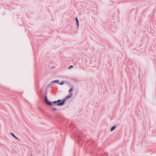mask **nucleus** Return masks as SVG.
Instances as JSON below:
<instances>
[{
	"instance_id": "f257e3e1",
	"label": "nucleus",
	"mask_w": 156,
	"mask_h": 156,
	"mask_svg": "<svg viewBox=\"0 0 156 156\" xmlns=\"http://www.w3.org/2000/svg\"><path fill=\"white\" fill-rule=\"evenodd\" d=\"M66 101V99H64L61 102V100H58L57 101H54L53 102V104H55L56 103H58L57 104V105L58 106H62L63 105L65 102V101Z\"/></svg>"
},
{
	"instance_id": "f03ea898",
	"label": "nucleus",
	"mask_w": 156,
	"mask_h": 156,
	"mask_svg": "<svg viewBox=\"0 0 156 156\" xmlns=\"http://www.w3.org/2000/svg\"><path fill=\"white\" fill-rule=\"evenodd\" d=\"M45 102L46 104L49 106H51L52 105L51 102L49 101L48 100L47 97V96L45 97Z\"/></svg>"
},
{
	"instance_id": "7ed1b4c3",
	"label": "nucleus",
	"mask_w": 156,
	"mask_h": 156,
	"mask_svg": "<svg viewBox=\"0 0 156 156\" xmlns=\"http://www.w3.org/2000/svg\"><path fill=\"white\" fill-rule=\"evenodd\" d=\"M73 90L72 88H71L69 91V93H70V94L69 95H68L66 97L67 99L70 98L72 97L73 95L72 92H71V91Z\"/></svg>"
},
{
	"instance_id": "20e7f679",
	"label": "nucleus",
	"mask_w": 156,
	"mask_h": 156,
	"mask_svg": "<svg viewBox=\"0 0 156 156\" xmlns=\"http://www.w3.org/2000/svg\"><path fill=\"white\" fill-rule=\"evenodd\" d=\"M116 126H112L111 129L110 131H113V130H114L116 128Z\"/></svg>"
},
{
	"instance_id": "39448f33",
	"label": "nucleus",
	"mask_w": 156,
	"mask_h": 156,
	"mask_svg": "<svg viewBox=\"0 0 156 156\" xmlns=\"http://www.w3.org/2000/svg\"><path fill=\"white\" fill-rule=\"evenodd\" d=\"M10 134L11 135H12V136H13L14 138H16V139H19L18 138L15 136V135L13 133H10Z\"/></svg>"
},
{
	"instance_id": "423d86ee",
	"label": "nucleus",
	"mask_w": 156,
	"mask_h": 156,
	"mask_svg": "<svg viewBox=\"0 0 156 156\" xmlns=\"http://www.w3.org/2000/svg\"><path fill=\"white\" fill-rule=\"evenodd\" d=\"M58 82H59L58 80H54V81H52L51 82V84H53L54 83H58Z\"/></svg>"
},
{
	"instance_id": "0eeeda50",
	"label": "nucleus",
	"mask_w": 156,
	"mask_h": 156,
	"mask_svg": "<svg viewBox=\"0 0 156 156\" xmlns=\"http://www.w3.org/2000/svg\"><path fill=\"white\" fill-rule=\"evenodd\" d=\"M76 20V23H77V28L78 29V26L79 25V20Z\"/></svg>"
},
{
	"instance_id": "6e6552de",
	"label": "nucleus",
	"mask_w": 156,
	"mask_h": 156,
	"mask_svg": "<svg viewBox=\"0 0 156 156\" xmlns=\"http://www.w3.org/2000/svg\"><path fill=\"white\" fill-rule=\"evenodd\" d=\"M73 66H70L69 67V69H70L71 68H73Z\"/></svg>"
},
{
	"instance_id": "1a4fd4ad",
	"label": "nucleus",
	"mask_w": 156,
	"mask_h": 156,
	"mask_svg": "<svg viewBox=\"0 0 156 156\" xmlns=\"http://www.w3.org/2000/svg\"><path fill=\"white\" fill-rule=\"evenodd\" d=\"M64 84V83L63 82H62L60 83V85H62Z\"/></svg>"
},
{
	"instance_id": "9d476101",
	"label": "nucleus",
	"mask_w": 156,
	"mask_h": 156,
	"mask_svg": "<svg viewBox=\"0 0 156 156\" xmlns=\"http://www.w3.org/2000/svg\"><path fill=\"white\" fill-rule=\"evenodd\" d=\"M56 109H57L56 108H55L53 109V110L55 111V110H56Z\"/></svg>"
},
{
	"instance_id": "9b49d317",
	"label": "nucleus",
	"mask_w": 156,
	"mask_h": 156,
	"mask_svg": "<svg viewBox=\"0 0 156 156\" xmlns=\"http://www.w3.org/2000/svg\"><path fill=\"white\" fill-rule=\"evenodd\" d=\"M75 20H78V18L77 17L75 18Z\"/></svg>"
},
{
	"instance_id": "f8f14e48",
	"label": "nucleus",
	"mask_w": 156,
	"mask_h": 156,
	"mask_svg": "<svg viewBox=\"0 0 156 156\" xmlns=\"http://www.w3.org/2000/svg\"><path fill=\"white\" fill-rule=\"evenodd\" d=\"M30 156H33V155L32 154H31L30 155Z\"/></svg>"
}]
</instances>
